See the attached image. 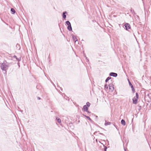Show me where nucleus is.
Returning a JSON list of instances; mask_svg holds the SVG:
<instances>
[{
    "mask_svg": "<svg viewBox=\"0 0 151 151\" xmlns=\"http://www.w3.org/2000/svg\"><path fill=\"white\" fill-rule=\"evenodd\" d=\"M11 11L13 12V14H14L15 12V11L14 9L13 8H11Z\"/></svg>",
    "mask_w": 151,
    "mask_h": 151,
    "instance_id": "dca6fc26",
    "label": "nucleus"
},
{
    "mask_svg": "<svg viewBox=\"0 0 151 151\" xmlns=\"http://www.w3.org/2000/svg\"><path fill=\"white\" fill-rule=\"evenodd\" d=\"M83 115L85 116L90 122H92L93 121L90 118L89 116L85 115L84 114H83Z\"/></svg>",
    "mask_w": 151,
    "mask_h": 151,
    "instance_id": "1a4fd4ad",
    "label": "nucleus"
},
{
    "mask_svg": "<svg viewBox=\"0 0 151 151\" xmlns=\"http://www.w3.org/2000/svg\"><path fill=\"white\" fill-rule=\"evenodd\" d=\"M82 109L84 111L87 112L88 110V107L86 105H84L83 106Z\"/></svg>",
    "mask_w": 151,
    "mask_h": 151,
    "instance_id": "39448f33",
    "label": "nucleus"
},
{
    "mask_svg": "<svg viewBox=\"0 0 151 151\" xmlns=\"http://www.w3.org/2000/svg\"><path fill=\"white\" fill-rule=\"evenodd\" d=\"M37 99L38 100H40V99H41L40 98V97H37Z\"/></svg>",
    "mask_w": 151,
    "mask_h": 151,
    "instance_id": "393cba45",
    "label": "nucleus"
},
{
    "mask_svg": "<svg viewBox=\"0 0 151 151\" xmlns=\"http://www.w3.org/2000/svg\"><path fill=\"white\" fill-rule=\"evenodd\" d=\"M66 24L68 26L71 25V24L70 22L68 21H67L65 22Z\"/></svg>",
    "mask_w": 151,
    "mask_h": 151,
    "instance_id": "2eb2a0df",
    "label": "nucleus"
},
{
    "mask_svg": "<svg viewBox=\"0 0 151 151\" xmlns=\"http://www.w3.org/2000/svg\"><path fill=\"white\" fill-rule=\"evenodd\" d=\"M18 65H19V66H20V65H19V64H18Z\"/></svg>",
    "mask_w": 151,
    "mask_h": 151,
    "instance_id": "c85d7f7f",
    "label": "nucleus"
},
{
    "mask_svg": "<svg viewBox=\"0 0 151 151\" xmlns=\"http://www.w3.org/2000/svg\"><path fill=\"white\" fill-rule=\"evenodd\" d=\"M104 151H106V149H107V147L106 146H105L104 145Z\"/></svg>",
    "mask_w": 151,
    "mask_h": 151,
    "instance_id": "412c9836",
    "label": "nucleus"
},
{
    "mask_svg": "<svg viewBox=\"0 0 151 151\" xmlns=\"http://www.w3.org/2000/svg\"><path fill=\"white\" fill-rule=\"evenodd\" d=\"M87 107H89L90 105V104L89 102H87L86 103V105Z\"/></svg>",
    "mask_w": 151,
    "mask_h": 151,
    "instance_id": "a211bd4d",
    "label": "nucleus"
},
{
    "mask_svg": "<svg viewBox=\"0 0 151 151\" xmlns=\"http://www.w3.org/2000/svg\"><path fill=\"white\" fill-rule=\"evenodd\" d=\"M132 89V92L133 93H134V87H133V88H131Z\"/></svg>",
    "mask_w": 151,
    "mask_h": 151,
    "instance_id": "5701e85b",
    "label": "nucleus"
},
{
    "mask_svg": "<svg viewBox=\"0 0 151 151\" xmlns=\"http://www.w3.org/2000/svg\"><path fill=\"white\" fill-rule=\"evenodd\" d=\"M124 27H123L126 30H128L129 29H130L131 28V26L128 23H126L124 25Z\"/></svg>",
    "mask_w": 151,
    "mask_h": 151,
    "instance_id": "f03ea898",
    "label": "nucleus"
},
{
    "mask_svg": "<svg viewBox=\"0 0 151 151\" xmlns=\"http://www.w3.org/2000/svg\"><path fill=\"white\" fill-rule=\"evenodd\" d=\"M56 120H57V122L59 123H61V120L60 119H58L57 118H56Z\"/></svg>",
    "mask_w": 151,
    "mask_h": 151,
    "instance_id": "f3484780",
    "label": "nucleus"
},
{
    "mask_svg": "<svg viewBox=\"0 0 151 151\" xmlns=\"http://www.w3.org/2000/svg\"><path fill=\"white\" fill-rule=\"evenodd\" d=\"M51 83L54 85V83L52 82H51Z\"/></svg>",
    "mask_w": 151,
    "mask_h": 151,
    "instance_id": "cd10ccee",
    "label": "nucleus"
},
{
    "mask_svg": "<svg viewBox=\"0 0 151 151\" xmlns=\"http://www.w3.org/2000/svg\"><path fill=\"white\" fill-rule=\"evenodd\" d=\"M68 29L70 31H72V28L71 26V24L70 25L68 26V27H67Z\"/></svg>",
    "mask_w": 151,
    "mask_h": 151,
    "instance_id": "9d476101",
    "label": "nucleus"
},
{
    "mask_svg": "<svg viewBox=\"0 0 151 151\" xmlns=\"http://www.w3.org/2000/svg\"><path fill=\"white\" fill-rule=\"evenodd\" d=\"M18 65H19V66H20V65H19V64H18Z\"/></svg>",
    "mask_w": 151,
    "mask_h": 151,
    "instance_id": "c756f323",
    "label": "nucleus"
},
{
    "mask_svg": "<svg viewBox=\"0 0 151 151\" xmlns=\"http://www.w3.org/2000/svg\"><path fill=\"white\" fill-rule=\"evenodd\" d=\"M5 62L6 63V61H4V63L1 64V68L3 70H6L8 68V66Z\"/></svg>",
    "mask_w": 151,
    "mask_h": 151,
    "instance_id": "f257e3e1",
    "label": "nucleus"
},
{
    "mask_svg": "<svg viewBox=\"0 0 151 151\" xmlns=\"http://www.w3.org/2000/svg\"><path fill=\"white\" fill-rule=\"evenodd\" d=\"M128 81L129 85L131 86V88H133V86L132 84V83H131L130 82V81H129V80H128Z\"/></svg>",
    "mask_w": 151,
    "mask_h": 151,
    "instance_id": "ddd939ff",
    "label": "nucleus"
},
{
    "mask_svg": "<svg viewBox=\"0 0 151 151\" xmlns=\"http://www.w3.org/2000/svg\"><path fill=\"white\" fill-rule=\"evenodd\" d=\"M109 89L113 91L114 89V87L112 84H109Z\"/></svg>",
    "mask_w": 151,
    "mask_h": 151,
    "instance_id": "423d86ee",
    "label": "nucleus"
},
{
    "mask_svg": "<svg viewBox=\"0 0 151 151\" xmlns=\"http://www.w3.org/2000/svg\"><path fill=\"white\" fill-rule=\"evenodd\" d=\"M87 112H88L89 113H91V112H89V111H88Z\"/></svg>",
    "mask_w": 151,
    "mask_h": 151,
    "instance_id": "a878e982",
    "label": "nucleus"
},
{
    "mask_svg": "<svg viewBox=\"0 0 151 151\" xmlns=\"http://www.w3.org/2000/svg\"><path fill=\"white\" fill-rule=\"evenodd\" d=\"M16 60H17V61H19L21 60V57H19V58H17L16 59Z\"/></svg>",
    "mask_w": 151,
    "mask_h": 151,
    "instance_id": "aec40b11",
    "label": "nucleus"
},
{
    "mask_svg": "<svg viewBox=\"0 0 151 151\" xmlns=\"http://www.w3.org/2000/svg\"><path fill=\"white\" fill-rule=\"evenodd\" d=\"M109 76L114 77H116L117 76V74L115 73L111 72L109 73Z\"/></svg>",
    "mask_w": 151,
    "mask_h": 151,
    "instance_id": "20e7f679",
    "label": "nucleus"
},
{
    "mask_svg": "<svg viewBox=\"0 0 151 151\" xmlns=\"http://www.w3.org/2000/svg\"><path fill=\"white\" fill-rule=\"evenodd\" d=\"M111 124V123L109 122H106V121L105 123V125L106 126H107L108 125H110Z\"/></svg>",
    "mask_w": 151,
    "mask_h": 151,
    "instance_id": "f8f14e48",
    "label": "nucleus"
},
{
    "mask_svg": "<svg viewBox=\"0 0 151 151\" xmlns=\"http://www.w3.org/2000/svg\"><path fill=\"white\" fill-rule=\"evenodd\" d=\"M73 40L75 41V42H76V41H77V39L76 38V36L74 35H73Z\"/></svg>",
    "mask_w": 151,
    "mask_h": 151,
    "instance_id": "9b49d317",
    "label": "nucleus"
},
{
    "mask_svg": "<svg viewBox=\"0 0 151 151\" xmlns=\"http://www.w3.org/2000/svg\"><path fill=\"white\" fill-rule=\"evenodd\" d=\"M125 151H126L125 150Z\"/></svg>",
    "mask_w": 151,
    "mask_h": 151,
    "instance_id": "2f4dec72",
    "label": "nucleus"
},
{
    "mask_svg": "<svg viewBox=\"0 0 151 151\" xmlns=\"http://www.w3.org/2000/svg\"><path fill=\"white\" fill-rule=\"evenodd\" d=\"M111 78V77H107L105 80V82H107Z\"/></svg>",
    "mask_w": 151,
    "mask_h": 151,
    "instance_id": "4468645a",
    "label": "nucleus"
},
{
    "mask_svg": "<svg viewBox=\"0 0 151 151\" xmlns=\"http://www.w3.org/2000/svg\"><path fill=\"white\" fill-rule=\"evenodd\" d=\"M121 123L122 125L124 126L126 125V122L124 120L122 119L121 120Z\"/></svg>",
    "mask_w": 151,
    "mask_h": 151,
    "instance_id": "6e6552de",
    "label": "nucleus"
},
{
    "mask_svg": "<svg viewBox=\"0 0 151 151\" xmlns=\"http://www.w3.org/2000/svg\"><path fill=\"white\" fill-rule=\"evenodd\" d=\"M13 57L15 58H16V59L17 58V57L16 55H14V56H13Z\"/></svg>",
    "mask_w": 151,
    "mask_h": 151,
    "instance_id": "b1692460",
    "label": "nucleus"
},
{
    "mask_svg": "<svg viewBox=\"0 0 151 151\" xmlns=\"http://www.w3.org/2000/svg\"><path fill=\"white\" fill-rule=\"evenodd\" d=\"M104 87L105 88H108V86L106 84L105 85Z\"/></svg>",
    "mask_w": 151,
    "mask_h": 151,
    "instance_id": "4be33fe9",
    "label": "nucleus"
},
{
    "mask_svg": "<svg viewBox=\"0 0 151 151\" xmlns=\"http://www.w3.org/2000/svg\"><path fill=\"white\" fill-rule=\"evenodd\" d=\"M18 65H19V66H20V65H19V64H18Z\"/></svg>",
    "mask_w": 151,
    "mask_h": 151,
    "instance_id": "7c9ffc66",
    "label": "nucleus"
},
{
    "mask_svg": "<svg viewBox=\"0 0 151 151\" xmlns=\"http://www.w3.org/2000/svg\"><path fill=\"white\" fill-rule=\"evenodd\" d=\"M67 13V12L65 11L63 12V19H65L66 17V14Z\"/></svg>",
    "mask_w": 151,
    "mask_h": 151,
    "instance_id": "0eeeda50",
    "label": "nucleus"
},
{
    "mask_svg": "<svg viewBox=\"0 0 151 151\" xmlns=\"http://www.w3.org/2000/svg\"><path fill=\"white\" fill-rule=\"evenodd\" d=\"M135 97L136 98H137V99L138 98V97H139V95H138V94L137 93H136V96H135Z\"/></svg>",
    "mask_w": 151,
    "mask_h": 151,
    "instance_id": "6ab92c4d",
    "label": "nucleus"
},
{
    "mask_svg": "<svg viewBox=\"0 0 151 151\" xmlns=\"http://www.w3.org/2000/svg\"><path fill=\"white\" fill-rule=\"evenodd\" d=\"M99 134H102V135H104V134H102V133H99Z\"/></svg>",
    "mask_w": 151,
    "mask_h": 151,
    "instance_id": "bb28decb",
    "label": "nucleus"
},
{
    "mask_svg": "<svg viewBox=\"0 0 151 151\" xmlns=\"http://www.w3.org/2000/svg\"><path fill=\"white\" fill-rule=\"evenodd\" d=\"M138 99L136 98L135 97H134L132 99L133 103L134 104H136L137 102Z\"/></svg>",
    "mask_w": 151,
    "mask_h": 151,
    "instance_id": "7ed1b4c3",
    "label": "nucleus"
}]
</instances>
